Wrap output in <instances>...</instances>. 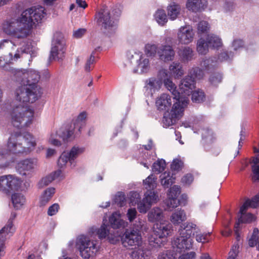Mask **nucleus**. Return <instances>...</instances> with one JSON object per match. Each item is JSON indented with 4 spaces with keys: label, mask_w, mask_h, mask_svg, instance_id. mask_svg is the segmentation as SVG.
Wrapping results in <instances>:
<instances>
[{
    "label": "nucleus",
    "mask_w": 259,
    "mask_h": 259,
    "mask_svg": "<svg viewBox=\"0 0 259 259\" xmlns=\"http://www.w3.org/2000/svg\"><path fill=\"white\" fill-rule=\"evenodd\" d=\"M42 94L39 86L23 84L15 91L16 100L19 102L13 105L10 111L12 124L18 128L30 126L34 120V110L27 105L28 103L35 102Z\"/></svg>",
    "instance_id": "nucleus-1"
},
{
    "label": "nucleus",
    "mask_w": 259,
    "mask_h": 259,
    "mask_svg": "<svg viewBox=\"0 0 259 259\" xmlns=\"http://www.w3.org/2000/svg\"><path fill=\"white\" fill-rule=\"evenodd\" d=\"M46 15L43 7H31L24 11L20 15L6 20L3 23V30L14 38H25L31 34L36 23L40 22Z\"/></svg>",
    "instance_id": "nucleus-2"
},
{
    "label": "nucleus",
    "mask_w": 259,
    "mask_h": 259,
    "mask_svg": "<svg viewBox=\"0 0 259 259\" xmlns=\"http://www.w3.org/2000/svg\"><path fill=\"white\" fill-rule=\"evenodd\" d=\"M36 145L34 136L28 132L22 134H12L8 139L7 149L0 148V168H4L10 164L9 152L23 153L30 152Z\"/></svg>",
    "instance_id": "nucleus-3"
},
{
    "label": "nucleus",
    "mask_w": 259,
    "mask_h": 259,
    "mask_svg": "<svg viewBox=\"0 0 259 259\" xmlns=\"http://www.w3.org/2000/svg\"><path fill=\"white\" fill-rule=\"evenodd\" d=\"M120 228H99L97 234L102 239L107 238L110 243L114 244L121 239L122 245L128 249H136L142 245V240L140 231L138 229L130 228L123 233Z\"/></svg>",
    "instance_id": "nucleus-4"
},
{
    "label": "nucleus",
    "mask_w": 259,
    "mask_h": 259,
    "mask_svg": "<svg viewBox=\"0 0 259 259\" xmlns=\"http://www.w3.org/2000/svg\"><path fill=\"white\" fill-rule=\"evenodd\" d=\"M15 45L12 41L5 39L0 42V68L5 70L7 65L13 61H17L24 54H29L31 57L36 55V51L31 44L15 49Z\"/></svg>",
    "instance_id": "nucleus-5"
},
{
    "label": "nucleus",
    "mask_w": 259,
    "mask_h": 259,
    "mask_svg": "<svg viewBox=\"0 0 259 259\" xmlns=\"http://www.w3.org/2000/svg\"><path fill=\"white\" fill-rule=\"evenodd\" d=\"M193 229L195 228H181L178 231L179 236L174 239L172 242L174 248H177L181 251L191 249L193 243L192 236L195 235V233L197 242L204 243L208 241L209 233L202 234L194 231Z\"/></svg>",
    "instance_id": "nucleus-6"
},
{
    "label": "nucleus",
    "mask_w": 259,
    "mask_h": 259,
    "mask_svg": "<svg viewBox=\"0 0 259 259\" xmlns=\"http://www.w3.org/2000/svg\"><path fill=\"white\" fill-rule=\"evenodd\" d=\"M76 246L79 251L80 256L84 259L94 257L100 249L97 241L89 236L81 235L77 237Z\"/></svg>",
    "instance_id": "nucleus-7"
},
{
    "label": "nucleus",
    "mask_w": 259,
    "mask_h": 259,
    "mask_svg": "<svg viewBox=\"0 0 259 259\" xmlns=\"http://www.w3.org/2000/svg\"><path fill=\"white\" fill-rule=\"evenodd\" d=\"M147 235L149 245L152 248L160 247L162 244V238L171 235L173 230L172 228H150Z\"/></svg>",
    "instance_id": "nucleus-8"
},
{
    "label": "nucleus",
    "mask_w": 259,
    "mask_h": 259,
    "mask_svg": "<svg viewBox=\"0 0 259 259\" xmlns=\"http://www.w3.org/2000/svg\"><path fill=\"white\" fill-rule=\"evenodd\" d=\"M85 151V148L78 146H73L69 151H64L58 160V166L60 168H64L69 163L73 168L76 165L75 159Z\"/></svg>",
    "instance_id": "nucleus-9"
},
{
    "label": "nucleus",
    "mask_w": 259,
    "mask_h": 259,
    "mask_svg": "<svg viewBox=\"0 0 259 259\" xmlns=\"http://www.w3.org/2000/svg\"><path fill=\"white\" fill-rule=\"evenodd\" d=\"M187 103L176 102L174 103L170 112L164 113L162 119L163 126L165 127L174 125L183 115Z\"/></svg>",
    "instance_id": "nucleus-10"
},
{
    "label": "nucleus",
    "mask_w": 259,
    "mask_h": 259,
    "mask_svg": "<svg viewBox=\"0 0 259 259\" xmlns=\"http://www.w3.org/2000/svg\"><path fill=\"white\" fill-rule=\"evenodd\" d=\"M65 43L62 34L55 33L52 42L50 59L58 61L62 59L65 52Z\"/></svg>",
    "instance_id": "nucleus-11"
},
{
    "label": "nucleus",
    "mask_w": 259,
    "mask_h": 259,
    "mask_svg": "<svg viewBox=\"0 0 259 259\" xmlns=\"http://www.w3.org/2000/svg\"><path fill=\"white\" fill-rule=\"evenodd\" d=\"M37 166L36 159H26L18 162L16 166L17 171L21 175L31 178Z\"/></svg>",
    "instance_id": "nucleus-12"
},
{
    "label": "nucleus",
    "mask_w": 259,
    "mask_h": 259,
    "mask_svg": "<svg viewBox=\"0 0 259 259\" xmlns=\"http://www.w3.org/2000/svg\"><path fill=\"white\" fill-rule=\"evenodd\" d=\"M116 20L111 17L109 11L107 10H103L98 14V25L107 32H110L116 29Z\"/></svg>",
    "instance_id": "nucleus-13"
},
{
    "label": "nucleus",
    "mask_w": 259,
    "mask_h": 259,
    "mask_svg": "<svg viewBox=\"0 0 259 259\" xmlns=\"http://www.w3.org/2000/svg\"><path fill=\"white\" fill-rule=\"evenodd\" d=\"M17 77L22 78V82L25 84L38 86L37 83L40 79L39 73L34 70H15Z\"/></svg>",
    "instance_id": "nucleus-14"
},
{
    "label": "nucleus",
    "mask_w": 259,
    "mask_h": 259,
    "mask_svg": "<svg viewBox=\"0 0 259 259\" xmlns=\"http://www.w3.org/2000/svg\"><path fill=\"white\" fill-rule=\"evenodd\" d=\"M195 87L194 79L190 75L186 76L181 81L179 92L180 93V96L183 98V100L184 99L187 100V104L189 101L187 96L190 95Z\"/></svg>",
    "instance_id": "nucleus-15"
},
{
    "label": "nucleus",
    "mask_w": 259,
    "mask_h": 259,
    "mask_svg": "<svg viewBox=\"0 0 259 259\" xmlns=\"http://www.w3.org/2000/svg\"><path fill=\"white\" fill-rule=\"evenodd\" d=\"M158 200V196L153 191H147L144 194L143 202L139 206V211L141 213H146L151 206L156 203Z\"/></svg>",
    "instance_id": "nucleus-16"
},
{
    "label": "nucleus",
    "mask_w": 259,
    "mask_h": 259,
    "mask_svg": "<svg viewBox=\"0 0 259 259\" xmlns=\"http://www.w3.org/2000/svg\"><path fill=\"white\" fill-rule=\"evenodd\" d=\"M194 33L192 26H181L178 30L177 39L180 44L188 45L193 40Z\"/></svg>",
    "instance_id": "nucleus-17"
},
{
    "label": "nucleus",
    "mask_w": 259,
    "mask_h": 259,
    "mask_svg": "<svg viewBox=\"0 0 259 259\" xmlns=\"http://www.w3.org/2000/svg\"><path fill=\"white\" fill-rule=\"evenodd\" d=\"M106 214L103 220V224L101 227H125L126 223L121 219V215L120 212H114L107 220Z\"/></svg>",
    "instance_id": "nucleus-18"
},
{
    "label": "nucleus",
    "mask_w": 259,
    "mask_h": 259,
    "mask_svg": "<svg viewBox=\"0 0 259 259\" xmlns=\"http://www.w3.org/2000/svg\"><path fill=\"white\" fill-rule=\"evenodd\" d=\"M58 137L64 142L74 139L80 133L75 128V125H67L60 128L58 131Z\"/></svg>",
    "instance_id": "nucleus-19"
},
{
    "label": "nucleus",
    "mask_w": 259,
    "mask_h": 259,
    "mask_svg": "<svg viewBox=\"0 0 259 259\" xmlns=\"http://www.w3.org/2000/svg\"><path fill=\"white\" fill-rule=\"evenodd\" d=\"M175 52L172 46L168 45H161L158 50L159 59L164 62H168L174 60Z\"/></svg>",
    "instance_id": "nucleus-20"
},
{
    "label": "nucleus",
    "mask_w": 259,
    "mask_h": 259,
    "mask_svg": "<svg viewBox=\"0 0 259 259\" xmlns=\"http://www.w3.org/2000/svg\"><path fill=\"white\" fill-rule=\"evenodd\" d=\"M247 203H244L241 206L238 214V220L236 221L237 225L241 224L250 223L255 220V217L250 213H246L248 208H246Z\"/></svg>",
    "instance_id": "nucleus-21"
},
{
    "label": "nucleus",
    "mask_w": 259,
    "mask_h": 259,
    "mask_svg": "<svg viewBox=\"0 0 259 259\" xmlns=\"http://www.w3.org/2000/svg\"><path fill=\"white\" fill-rule=\"evenodd\" d=\"M148 218L150 222L155 223L157 225L165 224V220L163 211L158 207L152 208L148 214Z\"/></svg>",
    "instance_id": "nucleus-22"
},
{
    "label": "nucleus",
    "mask_w": 259,
    "mask_h": 259,
    "mask_svg": "<svg viewBox=\"0 0 259 259\" xmlns=\"http://www.w3.org/2000/svg\"><path fill=\"white\" fill-rule=\"evenodd\" d=\"M172 98L171 96L166 94H162L157 98L156 106L159 110H167L171 107Z\"/></svg>",
    "instance_id": "nucleus-23"
},
{
    "label": "nucleus",
    "mask_w": 259,
    "mask_h": 259,
    "mask_svg": "<svg viewBox=\"0 0 259 259\" xmlns=\"http://www.w3.org/2000/svg\"><path fill=\"white\" fill-rule=\"evenodd\" d=\"M162 82L155 77H151L146 81L145 88L146 91L152 95L159 91L161 88Z\"/></svg>",
    "instance_id": "nucleus-24"
},
{
    "label": "nucleus",
    "mask_w": 259,
    "mask_h": 259,
    "mask_svg": "<svg viewBox=\"0 0 259 259\" xmlns=\"http://www.w3.org/2000/svg\"><path fill=\"white\" fill-rule=\"evenodd\" d=\"M207 6L206 0H188L186 8L194 12L204 10Z\"/></svg>",
    "instance_id": "nucleus-25"
},
{
    "label": "nucleus",
    "mask_w": 259,
    "mask_h": 259,
    "mask_svg": "<svg viewBox=\"0 0 259 259\" xmlns=\"http://www.w3.org/2000/svg\"><path fill=\"white\" fill-rule=\"evenodd\" d=\"M164 85L165 87L170 92H171L172 94L174 95V99L178 100V102L182 103H187V100L184 99L183 100V98L180 96V93L176 91V87L175 84L172 82L171 79L169 78L166 79H164V81L163 82Z\"/></svg>",
    "instance_id": "nucleus-26"
},
{
    "label": "nucleus",
    "mask_w": 259,
    "mask_h": 259,
    "mask_svg": "<svg viewBox=\"0 0 259 259\" xmlns=\"http://www.w3.org/2000/svg\"><path fill=\"white\" fill-rule=\"evenodd\" d=\"M137 66L135 72L140 73L147 72L150 69L149 60L143 53L140 59L136 62Z\"/></svg>",
    "instance_id": "nucleus-27"
},
{
    "label": "nucleus",
    "mask_w": 259,
    "mask_h": 259,
    "mask_svg": "<svg viewBox=\"0 0 259 259\" xmlns=\"http://www.w3.org/2000/svg\"><path fill=\"white\" fill-rule=\"evenodd\" d=\"M178 54L183 62H188L193 59L195 53L190 47H184L180 49Z\"/></svg>",
    "instance_id": "nucleus-28"
},
{
    "label": "nucleus",
    "mask_w": 259,
    "mask_h": 259,
    "mask_svg": "<svg viewBox=\"0 0 259 259\" xmlns=\"http://www.w3.org/2000/svg\"><path fill=\"white\" fill-rule=\"evenodd\" d=\"M169 71L175 78H179L184 74L182 65L179 62H173L169 66Z\"/></svg>",
    "instance_id": "nucleus-29"
},
{
    "label": "nucleus",
    "mask_w": 259,
    "mask_h": 259,
    "mask_svg": "<svg viewBox=\"0 0 259 259\" xmlns=\"http://www.w3.org/2000/svg\"><path fill=\"white\" fill-rule=\"evenodd\" d=\"M186 220L185 211L181 209H178L174 212L170 217V222L175 226L180 225Z\"/></svg>",
    "instance_id": "nucleus-30"
},
{
    "label": "nucleus",
    "mask_w": 259,
    "mask_h": 259,
    "mask_svg": "<svg viewBox=\"0 0 259 259\" xmlns=\"http://www.w3.org/2000/svg\"><path fill=\"white\" fill-rule=\"evenodd\" d=\"M181 8L179 5L171 3L167 7V16L172 21L176 20L181 14Z\"/></svg>",
    "instance_id": "nucleus-31"
},
{
    "label": "nucleus",
    "mask_w": 259,
    "mask_h": 259,
    "mask_svg": "<svg viewBox=\"0 0 259 259\" xmlns=\"http://www.w3.org/2000/svg\"><path fill=\"white\" fill-rule=\"evenodd\" d=\"M61 174V170H58L43 178L38 183L39 187L42 188L48 185L53 180L58 178L60 176Z\"/></svg>",
    "instance_id": "nucleus-32"
},
{
    "label": "nucleus",
    "mask_w": 259,
    "mask_h": 259,
    "mask_svg": "<svg viewBox=\"0 0 259 259\" xmlns=\"http://www.w3.org/2000/svg\"><path fill=\"white\" fill-rule=\"evenodd\" d=\"M12 228H2L0 231V259L4 255L5 242L6 239L10 237L9 233Z\"/></svg>",
    "instance_id": "nucleus-33"
},
{
    "label": "nucleus",
    "mask_w": 259,
    "mask_h": 259,
    "mask_svg": "<svg viewBox=\"0 0 259 259\" xmlns=\"http://www.w3.org/2000/svg\"><path fill=\"white\" fill-rule=\"evenodd\" d=\"M209 47L206 39L201 37L197 41L196 51L199 54L206 55L208 52Z\"/></svg>",
    "instance_id": "nucleus-34"
},
{
    "label": "nucleus",
    "mask_w": 259,
    "mask_h": 259,
    "mask_svg": "<svg viewBox=\"0 0 259 259\" xmlns=\"http://www.w3.org/2000/svg\"><path fill=\"white\" fill-rule=\"evenodd\" d=\"M21 182L20 178L14 175H10L8 194H10L12 191L18 190L20 188Z\"/></svg>",
    "instance_id": "nucleus-35"
},
{
    "label": "nucleus",
    "mask_w": 259,
    "mask_h": 259,
    "mask_svg": "<svg viewBox=\"0 0 259 259\" xmlns=\"http://www.w3.org/2000/svg\"><path fill=\"white\" fill-rule=\"evenodd\" d=\"M11 200L14 207L17 209H20L25 203L24 196L20 193H14L12 195Z\"/></svg>",
    "instance_id": "nucleus-36"
},
{
    "label": "nucleus",
    "mask_w": 259,
    "mask_h": 259,
    "mask_svg": "<svg viewBox=\"0 0 259 259\" xmlns=\"http://www.w3.org/2000/svg\"><path fill=\"white\" fill-rule=\"evenodd\" d=\"M161 185L165 188H168L170 185L175 183V177L173 174L170 175L169 172H164L160 176Z\"/></svg>",
    "instance_id": "nucleus-37"
},
{
    "label": "nucleus",
    "mask_w": 259,
    "mask_h": 259,
    "mask_svg": "<svg viewBox=\"0 0 259 259\" xmlns=\"http://www.w3.org/2000/svg\"><path fill=\"white\" fill-rule=\"evenodd\" d=\"M206 39L209 47L213 49H219L222 46V39L219 36L214 34H210L207 36Z\"/></svg>",
    "instance_id": "nucleus-38"
},
{
    "label": "nucleus",
    "mask_w": 259,
    "mask_h": 259,
    "mask_svg": "<svg viewBox=\"0 0 259 259\" xmlns=\"http://www.w3.org/2000/svg\"><path fill=\"white\" fill-rule=\"evenodd\" d=\"M129 204L132 206L137 205V209L139 210V206L143 202V199H141V195L139 193L133 191L128 194Z\"/></svg>",
    "instance_id": "nucleus-39"
},
{
    "label": "nucleus",
    "mask_w": 259,
    "mask_h": 259,
    "mask_svg": "<svg viewBox=\"0 0 259 259\" xmlns=\"http://www.w3.org/2000/svg\"><path fill=\"white\" fill-rule=\"evenodd\" d=\"M55 193V189L51 187L48 188L43 193L40 199V204L41 206L45 205L51 199L53 195Z\"/></svg>",
    "instance_id": "nucleus-40"
},
{
    "label": "nucleus",
    "mask_w": 259,
    "mask_h": 259,
    "mask_svg": "<svg viewBox=\"0 0 259 259\" xmlns=\"http://www.w3.org/2000/svg\"><path fill=\"white\" fill-rule=\"evenodd\" d=\"M10 175H4L0 177V191L5 194H8V187Z\"/></svg>",
    "instance_id": "nucleus-41"
},
{
    "label": "nucleus",
    "mask_w": 259,
    "mask_h": 259,
    "mask_svg": "<svg viewBox=\"0 0 259 259\" xmlns=\"http://www.w3.org/2000/svg\"><path fill=\"white\" fill-rule=\"evenodd\" d=\"M158 49L157 45L148 43L145 46V53L148 56L155 57L156 55H158Z\"/></svg>",
    "instance_id": "nucleus-42"
},
{
    "label": "nucleus",
    "mask_w": 259,
    "mask_h": 259,
    "mask_svg": "<svg viewBox=\"0 0 259 259\" xmlns=\"http://www.w3.org/2000/svg\"><path fill=\"white\" fill-rule=\"evenodd\" d=\"M154 17L157 22L160 25L163 26L167 22V16L163 10H158L154 15Z\"/></svg>",
    "instance_id": "nucleus-43"
},
{
    "label": "nucleus",
    "mask_w": 259,
    "mask_h": 259,
    "mask_svg": "<svg viewBox=\"0 0 259 259\" xmlns=\"http://www.w3.org/2000/svg\"><path fill=\"white\" fill-rule=\"evenodd\" d=\"M252 179L253 181H259V159L254 158L252 163Z\"/></svg>",
    "instance_id": "nucleus-44"
},
{
    "label": "nucleus",
    "mask_w": 259,
    "mask_h": 259,
    "mask_svg": "<svg viewBox=\"0 0 259 259\" xmlns=\"http://www.w3.org/2000/svg\"><path fill=\"white\" fill-rule=\"evenodd\" d=\"M137 250L133 251L131 253V257L132 259H145L146 257H148V255L146 254L145 250H144L142 245L140 247H137Z\"/></svg>",
    "instance_id": "nucleus-45"
},
{
    "label": "nucleus",
    "mask_w": 259,
    "mask_h": 259,
    "mask_svg": "<svg viewBox=\"0 0 259 259\" xmlns=\"http://www.w3.org/2000/svg\"><path fill=\"white\" fill-rule=\"evenodd\" d=\"M157 178L153 175H151L148 176L143 181L144 185L145 188L147 189H154L156 188Z\"/></svg>",
    "instance_id": "nucleus-46"
},
{
    "label": "nucleus",
    "mask_w": 259,
    "mask_h": 259,
    "mask_svg": "<svg viewBox=\"0 0 259 259\" xmlns=\"http://www.w3.org/2000/svg\"><path fill=\"white\" fill-rule=\"evenodd\" d=\"M87 116L86 112L80 113L76 119L75 122L72 124L75 125V128L77 129L78 133H80V129L84 124Z\"/></svg>",
    "instance_id": "nucleus-47"
},
{
    "label": "nucleus",
    "mask_w": 259,
    "mask_h": 259,
    "mask_svg": "<svg viewBox=\"0 0 259 259\" xmlns=\"http://www.w3.org/2000/svg\"><path fill=\"white\" fill-rule=\"evenodd\" d=\"M217 65L215 58H208L204 60L201 63V66L207 70L214 68Z\"/></svg>",
    "instance_id": "nucleus-48"
},
{
    "label": "nucleus",
    "mask_w": 259,
    "mask_h": 259,
    "mask_svg": "<svg viewBox=\"0 0 259 259\" xmlns=\"http://www.w3.org/2000/svg\"><path fill=\"white\" fill-rule=\"evenodd\" d=\"M114 201L115 204L120 207L126 204V197L122 192H118L115 196Z\"/></svg>",
    "instance_id": "nucleus-49"
},
{
    "label": "nucleus",
    "mask_w": 259,
    "mask_h": 259,
    "mask_svg": "<svg viewBox=\"0 0 259 259\" xmlns=\"http://www.w3.org/2000/svg\"><path fill=\"white\" fill-rule=\"evenodd\" d=\"M142 53L140 51H129L127 52L126 56L130 63H133V62L136 63L138 60L140 59V57L142 56Z\"/></svg>",
    "instance_id": "nucleus-50"
},
{
    "label": "nucleus",
    "mask_w": 259,
    "mask_h": 259,
    "mask_svg": "<svg viewBox=\"0 0 259 259\" xmlns=\"http://www.w3.org/2000/svg\"><path fill=\"white\" fill-rule=\"evenodd\" d=\"M165 165V162L164 160H159L153 164L152 170L155 172L159 174L164 170Z\"/></svg>",
    "instance_id": "nucleus-51"
},
{
    "label": "nucleus",
    "mask_w": 259,
    "mask_h": 259,
    "mask_svg": "<svg viewBox=\"0 0 259 259\" xmlns=\"http://www.w3.org/2000/svg\"><path fill=\"white\" fill-rule=\"evenodd\" d=\"M205 96L204 93L201 90H197L194 92L192 95V100L193 102L199 103L204 100Z\"/></svg>",
    "instance_id": "nucleus-52"
},
{
    "label": "nucleus",
    "mask_w": 259,
    "mask_h": 259,
    "mask_svg": "<svg viewBox=\"0 0 259 259\" xmlns=\"http://www.w3.org/2000/svg\"><path fill=\"white\" fill-rule=\"evenodd\" d=\"M210 28L209 23L206 21H201L197 24V30L198 33L207 32Z\"/></svg>",
    "instance_id": "nucleus-53"
},
{
    "label": "nucleus",
    "mask_w": 259,
    "mask_h": 259,
    "mask_svg": "<svg viewBox=\"0 0 259 259\" xmlns=\"http://www.w3.org/2000/svg\"><path fill=\"white\" fill-rule=\"evenodd\" d=\"M259 231L257 228H254L252 235L250 239L248 241V245L250 247H254L257 244V242L258 240V235Z\"/></svg>",
    "instance_id": "nucleus-54"
},
{
    "label": "nucleus",
    "mask_w": 259,
    "mask_h": 259,
    "mask_svg": "<svg viewBox=\"0 0 259 259\" xmlns=\"http://www.w3.org/2000/svg\"><path fill=\"white\" fill-rule=\"evenodd\" d=\"M244 203H247L246 208L250 207L252 208H256L259 205V195H257L253 197L251 199L246 200Z\"/></svg>",
    "instance_id": "nucleus-55"
},
{
    "label": "nucleus",
    "mask_w": 259,
    "mask_h": 259,
    "mask_svg": "<svg viewBox=\"0 0 259 259\" xmlns=\"http://www.w3.org/2000/svg\"><path fill=\"white\" fill-rule=\"evenodd\" d=\"M222 75L219 73H215L210 76L209 81L212 85L216 86L222 81Z\"/></svg>",
    "instance_id": "nucleus-56"
},
{
    "label": "nucleus",
    "mask_w": 259,
    "mask_h": 259,
    "mask_svg": "<svg viewBox=\"0 0 259 259\" xmlns=\"http://www.w3.org/2000/svg\"><path fill=\"white\" fill-rule=\"evenodd\" d=\"M232 56L231 53L229 54L227 51H223L219 55L217 59L215 58V62L218 64L219 62L227 61Z\"/></svg>",
    "instance_id": "nucleus-57"
},
{
    "label": "nucleus",
    "mask_w": 259,
    "mask_h": 259,
    "mask_svg": "<svg viewBox=\"0 0 259 259\" xmlns=\"http://www.w3.org/2000/svg\"><path fill=\"white\" fill-rule=\"evenodd\" d=\"M190 74L191 75V76L193 77L194 79L195 78L197 79H200L203 76V71L199 67H194L193 68L192 70H191Z\"/></svg>",
    "instance_id": "nucleus-58"
},
{
    "label": "nucleus",
    "mask_w": 259,
    "mask_h": 259,
    "mask_svg": "<svg viewBox=\"0 0 259 259\" xmlns=\"http://www.w3.org/2000/svg\"><path fill=\"white\" fill-rule=\"evenodd\" d=\"M181 193V188L179 186L175 185L171 187L168 192V197L177 199Z\"/></svg>",
    "instance_id": "nucleus-59"
},
{
    "label": "nucleus",
    "mask_w": 259,
    "mask_h": 259,
    "mask_svg": "<svg viewBox=\"0 0 259 259\" xmlns=\"http://www.w3.org/2000/svg\"><path fill=\"white\" fill-rule=\"evenodd\" d=\"M165 204L168 208H174L179 205V201L175 198L168 197L165 201Z\"/></svg>",
    "instance_id": "nucleus-60"
},
{
    "label": "nucleus",
    "mask_w": 259,
    "mask_h": 259,
    "mask_svg": "<svg viewBox=\"0 0 259 259\" xmlns=\"http://www.w3.org/2000/svg\"><path fill=\"white\" fill-rule=\"evenodd\" d=\"M58 137L57 131L52 133L49 139V142L54 146H60L61 145V143L59 141L57 138Z\"/></svg>",
    "instance_id": "nucleus-61"
},
{
    "label": "nucleus",
    "mask_w": 259,
    "mask_h": 259,
    "mask_svg": "<svg viewBox=\"0 0 259 259\" xmlns=\"http://www.w3.org/2000/svg\"><path fill=\"white\" fill-rule=\"evenodd\" d=\"M95 62V57L94 53L93 52L90 56V57L88 59L84 68L86 71H90L92 70V66Z\"/></svg>",
    "instance_id": "nucleus-62"
},
{
    "label": "nucleus",
    "mask_w": 259,
    "mask_h": 259,
    "mask_svg": "<svg viewBox=\"0 0 259 259\" xmlns=\"http://www.w3.org/2000/svg\"><path fill=\"white\" fill-rule=\"evenodd\" d=\"M158 259H176V254L171 251L166 250L159 255Z\"/></svg>",
    "instance_id": "nucleus-63"
},
{
    "label": "nucleus",
    "mask_w": 259,
    "mask_h": 259,
    "mask_svg": "<svg viewBox=\"0 0 259 259\" xmlns=\"http://www.w3.org/2000/svg\"><path fill=\"white\" fill-rule=\"evenodd\" d=\"M239 246L238 244L234 245L229 253L227 259H237L236 257L238 253Z\"/></svg>",
    "instance_id": "nucleus-64"
}]
</instances>
